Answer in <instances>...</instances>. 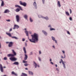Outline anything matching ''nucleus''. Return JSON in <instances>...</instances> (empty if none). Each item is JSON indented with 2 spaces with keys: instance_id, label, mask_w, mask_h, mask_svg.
I'll return each instance as SVG.
<instances>
[{
  "instance_id": "f257e3e1",
  "label": "nucleus",
  "mask_w": 76,
  "mask_h": 76,
  "mask_svg": "<svg viewBox=\"0 0 76 76\" xmlns=\"http://www.w3.org/2000/svg\"><path fill=\"white\" fill-rule=\"evenodd\" d=\"M32 37L31 39H29V40L31 42L35 43V41L38 42V35L37 33H34V35H31Z\"/></svg>"
},
{
  "instance_id": "f03ea898",
  "label": "nucleus",
  "mask_w": 76,
  "mask_h": 76,
  "mask_svg": "<svg viewBox=\"0 0 76 76\" xmlns=\"http://www.w3.org/2000/svg\"><path fill=\"white\" fill-rule=\"evenodd\" d=\"M12 53H13V54H9L7 55L8 57H14L15 56H16V53L15 52V51H14V50H12Z\"/></svg>"
},
{
  "instance_id": "7ed1b4c3",
  "label": "nucleus",
  "mask_w": 76,
  "mask_h": 76,
  "mask_svg": "<svg viewBox=\"0 0 76 76\" xmlns=\"http://www.w3.org/2000/svg\"><path fill=\"white\" fill-rule=\"evenodd\" d=\"M61 61H60V63L61 64V62L63 64V66L64 67V69H66V66H65V64H64V63H66V62H63V60H62V59H61Z\"/></svg>"
},
{
  "instance_id": "20e7f679",
  "label": "nucleus",
  "mask_w": 76,
  "mask_h": 76,
  "mask_svg": "<svg viewBox=\"0 0 76 76\" xmlns=\"http://www.w3.org/2000/svg\"><path fill=\"white\" fill-rule=\"evenodd\" d=\"M20 4L21 5L23 6H26V3L25 2H22V1H20Z\"/></svg>"
},
{
  "instance_id": "39448f33",
  "label": "nucleus",
  "mask_w": 76,
  "mask_h": 76,
  "mask_svg": "<svg viewBox=\"0 0 76 76\" xmlns=\"http://www.w3.org/2000/svg\"><path fill=\"white\" fill-rule=\"evenodd\" d=\"M10 60H11V61H16V60H17V58H16L15 57H11L10 58Z\"/></svg>"
},
{
  "instance_id": "423d86ee",
  "label": "nucleus",
  "mask_w": 76,
  "mask_h": 76,
  "mask_svg": "<svg viewBox=\"0 0 76 76\" xmlns=\"http://www.w3.org/2000/svg\"><path fill=\"white\" fill-rule=\"evenodd\" d=\"M0 70L1 72H3V68L2 66V65L1 64H0Z\"/></svg>"
},
{
  "instance_id": "0eeeda50",
  "label": "nucleus",
  "mask_w": 76,
  "mask_h": 76,
  "mask_svg": "<svg viewBox=\"0 0 76 76\" xmlns=\"http://www.w3.org/2000/svg\"><path fill=\"white\" fill-rule=\"evenodd\" d=\"M13 46V42H9V44L8 45V46L9 47H12Z\"/></svg>"
},
{
  "instance_id": "6e6552de",
  "label": "nucleus",
  "mask_w": 76,
  "mask_h": 76,
  "mask_svg": "<svg viewBox=\"0 0 76 76\" xmlns=\"http://www.w3.org/2000/svg\"><path fill=\"white\" fill-rule=\"evenodd\" d=\"M19 28V26L15 24L14 25V27L13 28V29H15L16 28H17V29H18Z\"/></svg>"
},
{
  "instance_id": "1a4fd4ad",
  "label": "nucleus",
  "mask_w": 76,
  "mask_h": 76,
  "mask_svg": "<svg viewBox=\"0 0 76 76\" xmlns=\"http://www.w3.org/2000/svg\"><path fill=\"white\" fill-rule=\"evenodd\" d=\"M1 1H2L1 4V7H3V6H4V1L1 0Z\"/></svg>"
},
{
  "instance_id": "9d476101",
  "label": "nucleus",
  "mask_w": 76,
  "mask_h": 76,
  "mask_svg": "<svg viewBox=\"0 0 76 76\" xmlns=\"http://www.w3.org/2000/svg\"><path fill=\"white\" fill-rule=\"evenodd\" d=\"M34 63L35 64L34 66L35 68H37V66H38V67H39V65H37V64L34 61Z\"/></svg>"
},
{
  "instance_id": "9b49d317",
  "label": "nucleus",
  "mask_w": 76,
  "mask_h": 76,
  "mask_svg": "<svg viewBox=\"0 0 76 76\" xmlns=\"http://www.w3.org/2000/svg\"><path fill=\"white\" fill-rule=\"evenodd\" d=\"M52 39L54 41H55L56 43H57V40H55V38L53 37H52Z\"/></svg>"
},
{
  "instance_id": "f8f14e48",
  "label": "nucleus",
  "mask_w": 76,
  "mask_h": 76,
  "mask_svg": "<svg viewBox=\"0 0 76 76\" xmlns=\"http://www.w3.org/2000/svg\"><path fill=\"white\" fill-rule=\"evenodd\" d=\"M57 4L58 6V7H61V5L60 4V2L59 1H58Z\"/></svg>"
},
{
  "instance_id": "ddd939ff",
  "label": "nucleus",
  "mask_w": 76,
  "mask_h": 76,
  "mask_svg": "<svg viewBox=\"0 0 76 76\" xmlns=\"http://www.w3.org/2000/svg\"><path fill=\"white\" fill-rule=\"evenodd\" d=\"M25 57H24V60H27V58H28V56L27 55H26V54H25Z\"/></svg>"
},
{
  "instance_id": "4468645a",
  "label": "nucleus",
  "mask_w": 76,
  "mask_h": 76,
  "mask_svg": "<svg viewBox=\"0 0 76 76\" xmlns=\"http://www.w3.org/2000/svg\"><path fill=\"white\" fill-rule=\"evenodd\" d=\"M11 74L12 75H14L16 76H18V75L17 74L15 73V72H14V71L12 72H11Z\"/></svg>"
},
{
  "instance_id": "2eb2a0df",
  "label": "nucleus",
  "mask_w": 76,
  "mask_h": 76,
  "mask_svg": "<svg viewBox=\"0 0 76 76\" xmlns=\"http://www.w3.org/2000/svg\"><path fill=\"white\" fill-rule=\"evenodd\" d=\"M9 12H10V11L8 10H6L4 12V13H9Z\"/></svg>"
},
{
  "instance_id": "dca6fc26",
  "label": "nucleus",
  "mask_w": 76,
  "mask_h": 76,
  "mask_svg": "<svg viewBox=\"0 0 76 76\" xmlns=\"http://www.w3.org/2000/svg\"><path fill=\"white\" fill-rule=\"evenodd\" d=\"M6 34H7V35H8V36L10 37H12L11 34L9 33H6Z\"/></svg>"
},
{
  "instance_id": "f3484780",
  "label": "nucleus",
  "mask_w": 76,
  "mask_h": 76,
  "mask_svg": "<svg viewBox=\"0 0 76 76\" xmlns=\"http://www.w3.org/2000/svg\"><path fill=\"white\" fill-rule=\"evenodd\" d=\"M34 5L36 9H37V3H36V2H34Z\"/></svg>"
},
{
  "instance_id": "a211bd4d",
  "label": "nucleus",
  "mask_w": 76,
  "mask_h": 76,
  "mask_svg": "<svg viewBox=\"0 0 76 76\" xmlns=\"http://www.w3.org/2000/svg\"><path fill=\"white\" fill-rule=\"evenodd\" d=\"M21 76H27V75L25 73H22Z\"/></svg>"
},
{
  "instance_id": "6ab92c4d",
  "label": "nucleus",
  "mask_w": 76,
  "mask_h": 76,
  "mask_svg": "<svg viewBox=\"0 0 76 76\" xmlns=\"http://www.w3.org/2000/svg\"><path fill=\"white\" fill-rule=\"evenodd\" d=\"M23 50L24 51L25 54H26V49L25 47H24L23 48Z\"/></svg>"
},
{
  "instance_id": "aec40b11",
  "label": "nucleus",
  "mask_w": 76,
  "mask_h": 76,
  "mask_svg": "<svg viewBox=\"0 0 76 76\" xmlns=\"http://www.w3.org/2000/svg\"><path fill=\"white\" fill-rule=\"evenodd\" d=\"M13 64H15V65H18L19 64V62H14Z\"/></svg>"
},
{
  "instance_id": "412c9836",
  "label": "nucleus",
  "mask_w": 76,
  "mask_h": 76,
  "mask_svg": "<svg viewBox=\"0 0 76 76\" xmlns=\"http://www.w3.org/2000/svg\"><path fill=\"white\" fill-rule=\"evenodd\" d=\"M28 73L29 75H33V73L31 71H28Z\"/></svg>"
},
{
  "instance_id": "4be33fe9",
  "label": "nucleus",
  "mask_w": 76,
  "mask_h": 76,
  "mask_svg": "<svg viewBox=\"0 0 76 76\" xmlns=\"http://www.w3.org/2000/svg\"><path fill=\"white\" fill-rule=\"evenodd\" d=\"M42 31V32L44 33V34L45 35H47V33L46 32H45V31Z\"/></svg>"
},
{
  "instance_id": "5701e85b",
  "label": "nucleus",
  "mask_w": 76,
  "mask_h": 76,
  "mask_svg": "<svg viewBox=\"0 0 76 76\" xmlns=\"http://www.w3.org/2000/svg\"><path fill=\"white\" fill-rule=\"evenodd\" d=\"M25 33L26 34V36H28V32L27 31H25Z\"/></svg>"
},
{
  "instance_id": "b1692460",
  "label": "nucleus",
  "mask_w": 76,
  "mask_h": 76,
  "mask_svg": "<svg viewBox=\"0 0 76 76\" xmlns=\"http://www.w3.org/2000/svg\"><path fill=\"white\" fill-rule=\"evenodd\" d=\"M65 14H66V15H67V16H69V15H70V14H69V12H67L66 11L65 12Z\"/></svg>"
},
{
  "instance_id": "393cba45",
  "label": "nucleus",
  "mask_w": 76,
  "mask_h": 76,
  "mask_svg": "<svg viewBox=\"0 0 76 76\" xmlns=\"http://www.w3.org/2000/svg\"><path fill=\"white\" fill-rule=\"evenodd\" d=\"M11 37L12 38H14V39H18V38L17 37Z\"/></svg>"
},
{
  "instance_id": "a878e982",
  "label": "nucleus",
  "mask_w": 76,
  "mask_h": 76,
  "mask_svg": "<svg viewBox=\"0 0 76 76\" xmlns=\"http://www.w3.org/2000/svg\"><path fill=\"white\" fill-rule=\"evenodd\" d=\"M15 11L16 12H19L20 11V9L19 8H17L16 10Z\"/></svg>"
},
{
  "instance_id": "bb28decb",
  "label": "nucleus",
  "mask_w": 76,
  "mask_h": 76,
  "mask_svg": "<svg viewBox=\"0 0 76 76\" xmlns=\"http://www.w3.org/2000/svg\"><path fill=\"white\" fill-rule=\"evenodd\" d=\"M16 19H19L20 17L19 15H16Z\"/></svg>"
},
{
  "instance_id": "cd10ccee",
  "label": "nucleus",
  "mask_w": 76,
  "mask_h": 76,
  "mask_svg": "<svg viewBox=\"0 0 76 76\" xmlns=\"http://www.w3.org/2000/svg\"><path fill=\"white\" fill-rule=\"evenodd\" d=\"M24 17L25 19H27V18H28V15H24Z\"/></svg>"
},
{
  "instance_id": "c85d7f7f",
  "label": "nucleus",
  "mask_w": 76,
  "mask_h": 76,
  "mask_svg": "<svg viewBox=\"0 0 76 76\" xmlns=\"http://www.w3.org/2000/svg\"><path fill=\"white\" fill-rule=\"evenodd\" d=\"M38 17L39 18H44L43 16L41 15H39Z\"/></svg>"
},
{
  "instance_id": "c756f323",
  "label": "nucleus",
  "mask_w": 76,
  "mask_h": 76,
  "mask_svg": "<svg viewBox=\"0 0 76 76\" xmlns=\"http://www.w3.org/2000/svg\"><path fill=\"white\" fill-rule=\"evenodd\" d=\"M15 7H18V8H19V7H20V6L18 5H16L15 6Z\"/></svg>"
},
{
  "instance_id": "7c9ffc66",
  "label": "nucleus",
  "mask_w": 76,
  "mask_h": 76,
  "mask_svg": "<svg viewBox=\"0 0 76 76\" xmlns=\"http://www.w3.org/2000/svg\"><path fill=\"white\" fill-rule=\"evenodd\" d=\"M4 60H7V58L6 57H5L4 58Z\"/></svg>"
},
{
  "instance_id": "2f4dec72",
  "label": "nucleus",
  "mask_w": 76,
  "mask_h": 76,
  "mask_svg": "<svg viewBox=\"0 0 76 76\" xmlns=\"http://www.w3.org/2000/svg\"><path fill=\"white\" fill-rule=\"evenodd\" d=\"M50 31H53V30L54 31V30H55V29L53 28H50Z\"/></svg>"
},
{
  "instance_id": "473e14b6",
  "label": "nucleus",
  "mask_w": 76,
  "mask_h": 76,
  "mask_svg": "<svg viewBox=\"0 0 76 76\" xmlns=\"http://www.w3.org/2000/svg\"><path fill=\"white\" fill-rule=\"evenodd\" d=\"M66 32H67V34H69V35H70V33L69 31H67Z\"/></svg>"
},
{
  "instance_id": "72a5a7b5",
  "label": "nucleus",
  "mask_w": 76,
  "mask_h": 76,
  "mask_svg": "<svg viewBox=\"0 0 76 76\" xmlns=\"http://www.w3.org/2000/svg\"><path fill=\"white\" fill-rule=\"evenodd\" d=\"M38 59H39V61H41V58H40V57H38Z\"/></svg>"
},
{
  "instance_id": "f704fd0d",
  "label": "nucleus",
  "mask_w": 76,
  "mask_h": 76,
  "mask_svg": "<svg viewBox=\"0 0 76 76\" xmlns=\"http://www.w3.org/2000/svg\"><path fill=\"white\" fill-rule=\"evenodd\" d=\"M44 18L45 19H48V18L47 17H44Z\"/></svg>"
},
{
  "instance_id": "c9c22d12",
  "label": "nucleus",
  "mask_w": 76,
  "mask_h": 76,
  "mask_svg": "<svg viewBox=\"0 0 76 76\" xmlns=\"http://www.w3.org/2000/svg\"><path fill=\"white\" fill-rule=\"evenodd\" d=\"M24 65L25 66H27L28 65V64H25Z\"/></svg>"
},
{
  "instance_id": "e433bc0d",
  "label": "nucleus",
  "mask_w": 76,
  "mask_h": 76,
  "mask_svg": "<svg viewBox=\"0 0 76 76\" xmlns=\"http://www.w3.org/2000/svg\"><path fill=\"white\" fill-rule=\"evenodd\" d=\"M6 20L7 22H10V20Z\"/></svg>"
},
{
  "instance_id": "4c0bfd02",
  "label": "nucleus",
  "mask_w": 76,
  "mask_h": 76,
  "mask_svg": "<svg viewBox=\"0 0 76 76\" xmlns=\"http://www.w3.org/2000/svg\"><path fill=\"white\" fill-rule=\"evenodd\" d=\"M23 62L24 63H27V61H25L24 60L23 61Z\"/></svg>"
},
{
  "instance_id": "58836bf2",
  "label": "nucleus",
  "mask_w": 76,
  "mask_h": 76,
  "mask_svg": "<svg viewBox=\"0 0 76 76\" xmlns=\"http://www.w3.org/2000/svg\"><path fill=\"white\" fill-rule=\"evenodd\" d=\"M42 2L43 4H44V2H45V0H42Z\"/></svg>"
},
{
  "instance_id": "ea45409f",
  "label": "nucleus",
  "mask_w": 76,
  "mask_h": 76,
  "mask_svg": "<svg viewBox=\"0 0 76 76\" xmlns=\"http://www.w3.org/2000/svg\"><path fill=\"white\" fill-rule=\"evenodd\" d=\"M69 11H70V14H71V13H72V10L70 9H69Z\"/></svg>"
},
{
  "instance_id": "a19ab883",
  "label": "nucleus",
  "mask_w": 76,
  "mask_h": 76,
  "mask_svg": "<svg viewBox=\"0 0 76 76\" xmlns=\"http://www.w3.org/2000/svg\"><path fill=\"white\" fill-rule=\"evenodd\" d=\"M25 39L24 38H23L22 41H25Z\"/></svg>"
},
{
  "instance_id": "79ce46f5",
  "label": "nucleus",
  "mask_w": 76,
  "mask_h": 76,
  "mask_svg": "<svg viewBox=\"0 0 76 76\" xmlns=\"http://www.w3.org/2000/svg\"><path fill=\"white\" fill-rule=\"evenodd\" d=\"M30 22H32L33 21V20H32V19H30Z\"/></svg>"
},
{
  "instance_id": "37998d69",
  "label": "nucleus",
  "mask_w": 76,
  "mask_h": 76,
  "mask_svg": "<svg viewBox=\"0 0 76 76\" xmlns=\"http://www.w3.org/2000/svg\"><path fill=\"white\" fill-rule=\"evenodd\" d=\"M17 21L18 22H19V19H17Z\"/></svg>"
},
{
  "instance_id": "c03bdc74",
  "label": "nucleus",
  "mask_w": 76,
  "mask_h": 76,
  "mask_svg": "<svg viewBox=\"0 0 76 76\" xmlns=\"http://www.w3.org/2000/svg\"><path fill=\"white\" fill-rule=\"evenodd\" d=\"M29 32L30 34H31V31H29Z\"/></svg>"
},
{
  "instance_id": "a18cd8bd",
  "label": "nucleus",
  "mask_w": 76,
  "mask_h": 76,
  "mask_svg": "<svg viewBox=\"0 0 76 76\" xmlns=\"http://www.w3.org/2000/svg\"><path fill=\"white\" fill-rule=\"evenodd\" d=\"M32 54H33L32 52H31V53H30V56H31V55H32Z\"/></svg>"
},
{
  "instance_id": "49530a36",
  "label": "nucleus",
  "mask_w": 76,
  "mask_h": 76,
  "mask_svg": "<svg viewBox=\"0 0 76 76\" xmlns=\"http://www.w3.org/2000/svg\"><path fill=\"white\" fill-rule=\"evenodd\" d=\"M12 31V29L11 28L10 30V31Z\"/></svg>"
},
{
  "instance_id": "de8ad7c7",
  "label": "nucleus",
  "mask_w": 76,
  "mask_h": 76,
  "mask_svg": "<svg viewBox=\"0 0 76 76\" xmlns=\"http://www.w3.org/2000/svg\"><path fill=\"white\" fill-rule=\"evenodd\" d=\"M19 8H20V10H22V8H21V7H19Z\"/></svg>"
},
{
  "instance_id": "09e8293b",
  "label": "nucleus",
  "mask_w": 76,
  "mask_h": 76,
  "mask_svg": "<svg viewBox=\"0 0 76 76\" xmlns=\"http://www.w3.org/2000/svg\"><path fill=\"white\" fill-rule=\"evenodd\" d=\"M62 52L63 53V54H64V53H65V52H64V50H63L62 51Z\"/></svg>"
},
{
  "instance_id": "8fccbe9b",
  "label": "nucleus",
  "mask_w": 76,
  "mask_h": 76,
  "mask_svg": "<svg viewBox=\"0 0 76 76\" xmlns=\"http://www.w3.org/2000/svg\"><path fill=\"white\" fill-rule=\"evenodd\" d=\"M48 27H49V28H50V27H51V25H49L48 26Z\"/></svg>"
},
{
  "instance_id": "3c124183",
  "label": "nucleus",
  "mask_w": 76,
  "mask_h": 76,
  "mask_svg": "<svg viewBox=\"0 0 76 76\" xmlns=\"http://www.w3.org/2000/svg\"><path fill=\"white\" fill-rule=\"evenodd\" d=\"M50 63L51 64H54L52 62H50Z\"/></svg>"
},
{
  "instance_id": "603ef678",
  "label": "nucleus",
  "mask_w": 76,
  "mask_h": 76,
  "mask_svg": "<svg viewBox=\"0 0 76 76\" xmlns=\"http://www.w3.org/2000/svg\"><path fill=\"white\" fill-rule=\"evenodd\" d=\"M69 19H72V18L71 17H70L69 18Z\"/></svg>"
},
{
  "instance_id": "864d4df0",
  "label": "nucleus",
  "mask_w": 76,
  "mask_h": 76,
  "mask_svg": "<svg viewBox=\"0 0 76 76\" xmlns=\"http://www.w3.org/2000/svg\"><path fill=\"white\" fill-rule=\"evenodd\" d=\"M39 54H41V52L40 51H39Z\"/></svg>"
},
{
  "instance_id": "5fc2aeb1",
  "label": "nucleus",
  "mask_w": 76,
  "mask_h": 76,
  "mask_svg": "<svg viewBox=\"0 0 76 76\" xmlns=\"http://www.w3.org/2000/svg\"><path fill=\"white\" fill-rule=\"evenodd\" d=\"M56 70H57V71H58V68H56Z\"/></svg>"
},
{
  "instance_id": "6e6d98bb",
  "label": "nucleus",
  "mask_w": 76,
  "mask_h": 76,
  "mask_svg": "<svg viewBox=\"0 0 76 76\" xmlns=\"http://www.w3.org/2000/svg\"><path fill=\"white\" fill-rule=\"evenodd\" d=\"M55 66H56V67H57V65L56 64V65H55Z\"/></svg>"
},
{
  "instance_id": "4d7b16f0",
  "label": "nucleus",
  "mask_w": 76,
  "mask_h": 76,
  "mask_svg": "<svg viewBox=\"0 0 76 76\" xmlns=\"http://www.w3.org/2000/svg\"><path fill=\"white\" fill-rule=\"evenodd\" d=\"M6 43L7 44H8V43H9V42H6Z\"/></svg>"
},
{
  "instance_id": "13d9d810",
  "label": "nucleus",
  "mask_w": 76,
  "mask_h": 76,
  "mask_svg": "<svg viewBox=\"0 0 76 76\" xmlns=\"http://www.w3.org/2000/svg\"><path fill=\"white\" fill-rule=\"evenodd\" d=\"M52 60H51V59H50V61H52Z\"/></svg>"
},
{
  "instance_id": "bf43d9fd",
  "label": "nucleus",
  "mask_w": 76,
  "mask_h": 76,
  "mask_svg": "<svg viewBox=\"0 0 76 76\" xmlns=\"http://www.w3.org/2000/svg\"><path fill=\"white\" fill-rule=\"evenodd\" d=\"M53 48H55V47L54 46H53Z\"/></svg>"
},
{
  "instance_id": "052dcab7",
  "label": "nucleus",
  "mask_w": 76,
  "mask_h": 76,
  "mask_svg": "<svg viewBox=\"0 0 76 76\" xmlns=\"http://www.w3.org/2000/svg\"><path fill=\"white\" fill-rule=\"evenodd\" d=\"M25 70H28V68H25Z\"/></svg>"
},
{
  "instance_id": "680f3d73",
  "label": "nucleus",
  "mask_w": 76,
  "mask_h": 76,
  "mask_svg": "<svg viewBox=\"0 0 76 76\" xmlns=\"http://www.w3.org/2000/svg\"><path fill=\"white\" fill-rule=\"evenodd\" d=\"M64 56L65 57H66V56L65 55V54H64Z\"/></svg>"
},
{
  "instance_id": "e2e57ef3",
  "label": "nucleus",
  "mask_w": 76,
  "mask_h": 76,
  "mask_svg": "<svg viewBox=\"0 0 76 76\" xmlns=\"http://www.w3.org/2000/svg\"><path fill=\"white\" fill-rule=\"evenodd\" d=\"M61 58H63V56H61Z\"/></svg>"
},
{
  "instance_id": "0e129e2a",
  "label": "nucleus",
  "mask_w": 76,
  "mask_h": 76,
  "mask_svg": "<svg viewBox=\"0 0 76 76\" xmlns=\"http://www.w3.org/2000/svg\"><path fill=\"white\" fill-rule=\"evenodd\" d=\"M3 76H7V75H4Z\"/></svg>"
},
{
  "instance_id": "69168bd1",
  "label": "nucleus",
  "mask_w": 76,
  "mask_h": 76,
  "mask_svg": "<svg viewBox=\"0 0 76 76\" xmlns=\"http://www.w3.org/2000/svg\"><path fill=\"white\" fill-rule=\"evenodd\" d=\"M4 68H6V67L5 66H4Z\"/></svg>"
},
{
  "instance_id": "338daca9",
  "label": "nucleus",
  "mask_w": 76,
  "mask_h": 76,
  "mask_svg": "<svg viewBox=\"0 0 76 76\" xmlns=\"http://www.w3.org/2000/svg\"><path fill=\"white\" fill-rule=\"evenodd\" d=\"M25 30H26V28H25Z\"/></svg>"
},
{
  "instance_id": "774afa93",
  "label": "nucleus",
  "mask_w": 76,
  "mask_h": 76,
  "mask_svg": "<svg viewBox=\"0 0 76 76\" xmlns=\"http://www.w3.org/2000/svg\"><path fill=\"white\" fill-rule=\"evenodd\" d=\"M0 38H1V37L0 36Z\"/></svg>"
}]
</instances>
